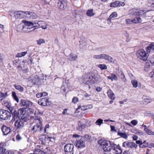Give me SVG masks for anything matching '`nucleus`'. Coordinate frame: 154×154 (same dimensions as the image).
Masks as SVG:
<instances>
[{
    "label": "nucleus",
    "mask_w": 154,
    "mask_h": 154,
    "mask_svg": "<svg viewBox=\"0 0 154 154\" xmlns=\"http://www.w3.org/2000/svg\"><path fill=\"white\" fill-rule=\"evenodd\" d=\"M1 129L4 135H7L10 133V128L5 126L3 125Z\"/></svg>",
    "instance_id": "nucleus-19"
},
{
    "label": "nucleus",
    "mask_w": 154,
    "mask_h": 154,
    "mask_svg": "<svg viewBox=\"0 0 154 154\" xmlns=\"http://www.w3.org/2000/svg\"><path fill=\"white\" fill-rule=\"evenodd\" d=\"M38 45H40L42 43H44L45 42V40L43 39L40 38L36 41Z\"/></svg>",
    "instance_id": "nucleus-41"
},
{
    "label": "nucleus",
    "mask_w": 154,
    "mask_h": 154,
    "mask_svg": "<svg viewBox=\"0 0 154 154\" xmlns=\"http://www.w3.org/2000/svg\"><path fill=\"white\" fill-rule=\"evenodd\" d=\"M51 0H42V1L43 3L45 4H48L50 1Z\"/></svg>",
    "instance_id": "nucleus-56"
},
{
    "label": "nucleus",
    "mask_w": 154,
    "mask_h": 154,
    "mask_svg": "<svg viewBox=\"0 0 154 154\" xmlns=\"http://www.w3.org/2000/svg\"><path fill=\"white\" fill-rule=\"evenodd\" d=\"M86 14L88 16L90 17L93 16L95 14V13L94 12V10L93 9L88 10L87 11Z\"/></svg>",
    "instance_id": "nucleus-25"
},
{
    "label": "nucleus",
    "mask_w": 154,
    "mask_h": 154,
    "mask_svg": "<svg viewBox=\"0 0 154 154\" xmlns=\"http://www.w3.org/2000/svg\"><path fill=\"white\" fill-rule=\"evenodd\" d=\"M26 11H19L14 13V16L16 18H26Z\"/></svg>",
    "instance_id": "nucleus-11"
},
{
    "label": "nucleus",
    "mask_w": 154,
    "mask_h": 154,
    "mask_svg": "<svg viewBox=\"0 0 154 154\" xmlns=\"http://www.w3.org/2000/svg\"><path fill=\"white\" fill-rule=\"evenodd\" d=\"M111 130L112 131H116V130L115 129V127L114 126H111Z\"/></svg>",
    "instance_id": "nucleus-63"
},
{
    "label": "nucleus",
    "mask_w": 154,
    "mask_h": 154,
    "mask_svg": "<svg viewBox=\"0 0 154 154\" xmlns=\"http://www.w3.org/2000/svg\"><path fill=\"white\" fill-rule=\"evenodd\" d=\"M31 130L34 131V133H36L38 131L42 132L43 129L42 124V122H40V123L36 124L35 125L33 126Z\"/></svg>",
    "instance_id": "nucleus-10"
},
{
    "label": "nucleus",
    "mask_w": 154,
    "mask_h": 154,
    "mask_svg": "<svg viewBox=\"0 0 154 154\" xmlns=\"http://www.w3.org/2000/svg\"><path fill=\"white\" fill-rule=\"evenodd\" d=\"M12 96L15 100L17 103L18 102L19 99L18 98L15 92H12Z\"/></svg>",
    "instance_id": "nucleus-38"
},
{
    "label": "nucleus",
    "mask_w": 154,
    "mask_h": 154,
    "mask_svg": "<svg viewBox=\"0 0 154 154\" xmlns=\"http://www.w3.org/2000/svg\"><path fill=\"white\" fill-rule=\"evenodd\" d=\"M148 5L149 6L154 7V0L151 1L150 4H148Z\"/></svg>",
    "instance_id": "nucleus-50"
},
{
    "label": "nucleus",
    "mask_w": 154,
    "mask_h": 154,
    "mask_svg": "<svg viewBox=\"0 0 154 154\" xmlns=\"http://www.w3.org/2000/svg\"><path fill=\"white\" fill-rule=\"evenodd\" d=\"M78 101V98L76 97H74L72 100V102L74 103H76Z\"/></svg>",
    "instance_id": "nucleus-49"
},
{
    "label": "nucleus",
    "mask_w": 154,
    "mask_h": 154,
    "mask_svg": "<svg viewBox=\"0 0 154 154\" xmlns=\"http://www.w3.org/2000/svg\"><path fill=\"white\" fill-rule=\"evenodd\" d=\"M77 58L76 55L71 54L69 55V59L71 61L75 60Z\"/></svg>",
    "instance_id": "nucleus-29"
},
{
    "label": "nucleus",
    "mask_w": 154,
    "mask_h": 154,
    "mask_svg": "<svg viewBox=\"0 0 154 154\" xmlns=\"http://www.w3.org/2000/svg\"><path fill=\"white\" fill-rule=\"evenodd\" d=\"M10 116V112L3 109H0V118L2 120H7Z\"/></svg>",
    "instance_id": "nucleus-8"
},
{
    "label": "nucleus",
    "mask_w": 154,
    "mask_h": 154,
    "mask_svg": "<svg viewBox=\"0 0 154 154\" xmlns=\"http://www.w3.org/2000/svg\"><path fill=\"white\" fill-rule=\"evenodd\" d=\"M111 147H112L111 150L113 152V151L118 150V149L120 148L119 145H117L113 143H111Z\"/></svg>",
    "instance_id": "nucleus-27"
},
{
    "label": "nucleus",
    "mask_w": 154,
    "mask_h": 154,
    "mask_svg": "<svg viewBox=\"0 0 154 154\" xmlns=\"http://www.w3.org/2000/svg\"><path fill=\"white\" fill-rule=\"evenodd\" d=\"M16 116L17 119L18 118H20L21 119H22V120H23L24 122H26L27 121L26 117L27 114L23 109L21 108L19 109L18 110Z\"/></svg>",
    "instance_id": "nucleus-6"
},
{
    "label": "nucleus",
    "mask_w": 154,
    "mask_h": 154,
    "mask_svg": "<svg viewBox=\"0 0 154 154\" xmlns=\"http://www.w3.org/2000/svg\"><path fill=\"white\" fill-rule=\"evenodd\" d=\"M152 101V100L150 98H143V103L144 104H147L149 103H150Z\"/></svg>",
    "instance_id": "nucleus-32"
},
{
    "label": "nucleus",
    "mask_w": 154,
    "mask_h": 154,
    "mask_svg": "<svg viewBox=\"0 0 154 154\" xmlns=\"http://www.w3.org/2000/svg\"><path fill=\"white\" fill-rule=\"evenodd\" d=\"M67 3L66 0H59L57 6L60 9L63 10L66 8Z\"/></svg>",
    "instance_id": "nucleus-14"
},
{
    "label": "nucleus",
    "mask_w": 154,
    "mask_h": 154,
    "mask_svg": "<svg viewBox=\"0 0 154 154\" xmlns=\"http://www.w3.org/2000/svg\"><path fill=\"white\" fill-rule=\"evenodd\" d=\"M131 83L133 85V87L134 88H136L137 86V82L136 80H134L131 81Z\"/></svg>",
    "instance_id": "nucleus-44"
},
{
    "label": "nucleus",
    "mask_w": 154,
    "mask_h": 154,
    "mask_svg": "<svg viewBox=\"0 0 154 154\" xmlns=\"http://www.w3.org/2000/svg\"><path fill=\"white\" fill-rule=\"evenodd\" d=\"M95 123L96 125L100 126L101 124L103 123V120L100 119H99L97 120Z\"/></svg>",
    "instance_id": "nucleus-42"
},
{
    "label": "nucleus",
    "mask_w": 154,
    "mask_h": 154,
    "mask_svg": "<svg viewBox=\"0 0 154 154\" xmlns=\"http://www.w3.org/2000/svg\"><path fill=\"white\" fill-rule=\"evenodd\" d=\"M150 76L151 78L154 77V71H153L150 73Z\"/></svg>",
    "instance_id": "nucleus-64"
},
{
    "label": "nucleus",
    "mask_w": 154,
    "mask_h": 154,
    "mask_svg": "<svg viewBox=\"0 0 154 154\" xmlns=\"http://www.w3.org/2000/svg\"><path fill=\"white\" fill-rule=\"evenodd\" d=\"M22 22L24 23L25 26H28L29 27H31V28L29 27L27 28V29L30 30L32 29L34 27H35V26H34V23L31 21H29L26 20H23L22 21Z\"/></svg>",
    "instance_id": "nucleus-16"
},
{
    "label": "nucleus",
    "mask_w": 154,
    "mask_h": 154,
    "mask_svg": "<svg viewBox=\"0 0 154 154\" xmlns=\"http://www.w3.org/2000/svg\"><path fill=\"white\" fill-rule=\"evenodd\" d=\"M107 78L109 79H110L112 81L115 80L117 81L118 80V79L116 75L112 73L111 75L108 76Z\"/></svg>",
    "instance_id": "nucleus-26"
},
{
    "label": "nucleus",
    "mask_w": 154,
    "mask_h": 154,
    "mask_svg": "<svg viewBox=\"0 0 154 154\" xmlns=\"http://www.w3.org/2000/svg\"><path fill=\"white\" fill-rule=\"evenodd\" d=\"M137 55L138 58L144 61L147 60L148 56V54L143 49L138 50L137 52Z\"/></svg>",
    "instance_id": "nucleus-5"
},
{
    "label": "nucleus",
    "mask_w": 154,
    "mask_h": 154,
    "mask_svg": "<svg viewBox=\"0 0 154 154\" xmlns=\"http://www.w3.org/2000/svg\"><path fill=\"white\" fill-rule=\"evenodd\" d=\"M27 53V51L21 52L20 53H18L16 56L17 57H21L25 56Z\"/></svg>",
    "instance_id": "nucleus-36"
},
{
    "label": "nucleus",
    "mask_w": 154,
    "mask_h": 154,
    "mask_svg": "<svg viewBox=\"0 0 154 154\" xmlns=\"http://www.w3.org/2000/svg\"><path fill=\"white\" fill-rule=\"evenodd\" d=\"M36 96L38 98H40L41 97H42V94L41 93H37L36 94Z\"/></svg>",
    "instance_id": "nucleus-59"
},
{
    "label": "nucleus",
    "mask_w": 154,
    "mask_h": 154,
    "mask_svg": "<svg viewBox=\"0 0 154 154\" xmlns=\"http://www.w3.org/2000/svg\"><path fill=\"white\" fill-rule=\"evenodd\" d=\"M79 154H90L88 152L85 150H84L83 151L81 152Z\"/></svg>",
    "instance_id": "nucleus-58"
},
{
    "label": "nucleus",
    "mask_w": 154,
    "mask_h": 154,
    "mask_svg": "<svg viewBox=\"0 0 154 154\" xmlns=\"http://www.w3.org/2000/svg\"><path fill=\"white\" fill-rule=\"evenodd\" d=\"M32 104V103L29 101L22 99L21 100L20 105L21 106L28 107H31Z\"/></svg>",
    "instance_id": "nucleus-15"
},
{
    "label": "nucleus",
    "mask_w": 154,
    "mask_h": 154,
    "mask_svg": "<svg viewBox=\"0 0 154 154\" xmlns=\"http://www.w3.org/2000/svg\"><path fill=\"white\" fill-rule=\"evenodd\" d=\"M131 123L134 125H136L137 124V121L135 120H134L131 121Z\"/></svg>",
    "instance_id": "nucleus-52"
},
{
    "label": "nucleus",
    "mask_w": 154,
    "mask_h": 154,
    "mask_svg": "<svg viewBox=\"0 0 154 154\" xmlns=\"http://www.w3.org/2000/svg\"><path fill=\"white\" fill-rule=\"evenodd\" d=\"M132 138L134 140H137L138 139V137L135 135H134Z\"/></svg>",
    "instance_id": "nucleus-61"
},
{
    "label": "nucleus",
    "mask_w": 154,
    "mask_h": 154,
    "mask_svg": "<svg viewBox=\"0 0 154 154\" xmlns=\"http://www.w3.org/2000/svg\"><path fill=\"white\" fill-rule=\"evenodd\" d=\"M78 124L80 130L83 129L84 128L85 126L84 124H81L80 122H79Z\"/></svg>",
    "instance_id": "nucleus-45"
},
{
    "label": "nucleus",
    "mask_w": 154,
    "mask_h": 154,
    "mask_svg": "<svg viewBox=\"0 0 154 154\" xmlns=\"http://www.w3.org/2000/svg\"><path fill=\"white\" fill-rule=\"evenodd\" d=\"M121 78L123 79V81L124 82H125L126 81V79L125 78V77L124 73L122 72V73L121 74Z\"/></svg>",
    "instance_id": "nucleus-48"
},
{
    "label": "nucleus",
    "mask_w": 154,
    "mask_h": 154,
    "mask_svg": "<svg viewBox=\"0 0 154 154\" xmlns=\"http://www.w3.org/2000/svg\"><path fill=\"white\" fill-rule=\"evenodd\" d=\"M150 62L151 63H152L153 64H154V54L151 59V60H150Z\"/></svg>",
    "instance_id": "nucleus-62"
},
{
    "label": "nucleus",
    "mask_w": 154,
    "mask_h": 154,
    "mask_svg": "<svg viewBox=\"0 0 154 154\" xmlns=\"http://www.w3.org/2000/svg\"><path fill=\"white\" fill-rule=\"evenodd\" d=\"M122 152V150L121 148H119L118 150L113 151V153L114 154H121Z\"/></svg>",
    "instance_id": "nucleus-39"
},
{
    "label": "nucleus",
    "mask_w": 154,
    "mask_h": 154,
    "mask_svg": "<svg viewBox=\"0 0 154 154\" xmlns=\"http://www.w3.org/2000/svg\"><path fill=\"white\" fill-rule=\"evenodd\" d=\"M117 13L115 12H113L110 15L108 19L115 18L117 17Z\"/></svg>",
    "instance_id": "nucleus-40"
},
{
    "label": "nucleus",
    "mask_w": 154,
    "mask_h": 154,
    "mask_svg": "<svg viewBox=\"0 0 154 154\" xmlns=\"http://www.w3.org/2000/svg\"><path fill=\"white\" fill-rule=\"evenodd\" d=\"M132 15L135 16H140V17H137L133 19H126V21L127 24H131L133 23H139L145 22L144 17H145V13L143 10L138 9H133L130 12Z\"/></svg>",
    "instance_id": "nucleus-1"
},
{
    "label": "nucleus",
    "mask_w": 154,
    "mask_h": 154,
    "mask_svg": "<svg viewBox=\"0 0 154 154\" xmlns=\"http://www.w3.org/2000/svg\"><path fill=\"white\" fill-rule=\"evenodd\" d=\"M102 54L98 55H94L93 57L96 59H101Z\"/></svg>",
    "instance_id": "nucleus-46"
},
{
    "label": "nucleus",
    "mask_w": 154,
    "mask_h": 154,
    "mask_svg": "<svg viewBox=\"0 0 154 154\" xmlns=\"http://www.w3.org/2000/svg\"><path fill=\"white\" fill-rule=\"evenodd\" d=\"M47 137L45 136L44 135H41L40 137L39 140L42 141V143L43 144H45L46 143V139L48 138H52V137H48V136Z\"/></svg>",
    "instance_id": "nucleus-22"
},
{
    "label": "nucleus",
    "mask_w": 154,
    "mask_h": 154,
    "mask_svg": "<svg viewBox=\"0 0 154 154\" xmlns=\"http://www.w3.org/2000/svg\"><path fill=\"white\" fill-rule=\"evenodd\" d=\"M26 17L29 18L30 19H34L37 17V15L34 13L26 11Z\"/></svg>",
    "instance_id": "nucleus-18"
},
{
    "label": "nucleus",
    "mask_w": 154,
    "mask_h": 154,
    "mask_svg": "<svg viewBox=\"0 0 154 154\" xmlns=\"http://www.w3.org/2000/svg\"><path fill=\"white\" fill-rule=\"evenodd\" d=\"M107 94L109 97H110L111 99L113 100L115 99V95L112 91L110 89H109L108 91Z\"/></svg>",
    "instance_id": "nucleus-24"
},
{
    "label": "nucleus",
    "mask_w": 154,
    "mask_h": 154,
    "mask_svg": "<svg viewBox=\"0 0 154 154\" xmlns=\"http://www.w3.org/2000/svg\"><path fill=\"white\" fill-rule=\"evenodd\" d=\"M16 139L17 140L19 141L21 139V137L19 134H17L16 137Z\"/></svg>",
    "instance_id": "nucleus-57"
},
{
    "label": "nucleus",
    "mask_w": 154,
    "mask_h": 154,
    "mask_svg": "<svg viewBox=\"0 0 154 154\" xmlns=\"http://www.w3.org/2000/svg\"><path fill=\"white\" fill-rule=\"evenodd\" d=\"M3 145L0 143V154H4L6 151L5 149L2 146Z\"/></svg>",
    "instance_id": "nucleus-35"
},
{
    "label": "nucleus",
    "mask_w": 154,
    "mask_h": 154,
    "mask_svg": "<svg viewBox=\"0 0 154 154\" xmlns=\"http://www.w3.org/2000/svg\"><path fill=\"white\" fill-rule=\"evenodd\" d=\"M38 103L40 105L46 106H50L51 103L49 100L48 98L45 97L39 99L38 101Z\"/></svg>",
    "instance_id": "nucleus-7"
},
{
    "label": "nucleus",
    "mask_w": 154,
    "mask_h": 154,
    "mask_svg": "<svg viewBox=\"0 0 154 154\" xmlns=\"http://www.w3.org/2000/svg\"><path fill=\"white\" fill-rule=\"evenodd\" d=\"M144 130L148 135L154 136V131H153L148 128H144Z\"/></svg>",
    "instance_id": "nucleus-28"
},
{
    "label": "nucleus",
    "mask_w": 154,
    "mask_h": 154,
    "mask_svg": "<svg viewBox=\"0 0 154 154\" xmlns=\"http://www.w3.org/2000/svg\"><path fill=\"white\" fill-rule=\"evenodd\" d=\"M107 58H106V60H107L109 62L111 63H114V60L113 58L111 56L108 55V57H107Z\"/></svg>",
    "instance_id": "nucleus-43"
},
{
    "label": "nucleus",
    "mask_w": 154,
    "mask_h": 154,
    "mask_svg": "<svg viewBox=\"0 0 154 154\" xmlns=\"http://www.w3.org/2000/svg\"><path fill=\"white\" fill-rule=\"evenodd\" d=\"M85 139L86 140H89L91 138L90 136L86 134L84 136Z\"/></svg>",
    "instance_id": "nucleus-53"
},
{
    "label": "nucleus",
    "mask_w": 154,
    "mask_h": 154,
    "mask_svg": "<svg viewBox=\"0 0 154 154\" xmlns=\"http://www.w3.org/2000/svg\"><path fill=\"white\" fill-rule=\"evenodd\" d=\"M8 95L7 92H6L5 94H4L0 91V100H2Z\"/></svg>",
    "instance_id": "nucleus-30"
},
{
    "label": "nucleus",
    "mask_w": 154,
    "mask_h": 154,
    "mask_svg": "<svg viewBox=\"0 0 154 154\" xmlns=\"http://www.w3.org/2000/svg\"><path fill=\"white\" fill-rule=\"evenodd\" d=\"M23 120L22 119H16L14 125L17 129H19L22 128L24 126Z\"/></svg>",
    "instance_id": "nucleus-12"
},
{
    "label": "nucleus",
    "mask_w": 154,
    "mask_h": 154,
    "mask_svg": "<svg viewBox=\"0 0 154 154\" xmlns=\"http://www.w3.org/2000/svg\"><path fill=\"white\" fill-rule=\"evenodd\" d=\"M122 146L125 148H131L132 149H136L137 147V145L134 143L128 141H126L122 143Z\"/></svg>",
    "instance_id": "nucleus-9"
},
{
    "label": "nucleus",
    "mask_w": 154,
    "mask_h": 154,
    "mask_svg": "<svg viewBox=\"0 0 154 154\" xmlns=\"http://www.w3.org/2000/svg\"><path fill=\"white\" fill-rule=\"evenodd\" d=\"M76 146L79 148H82L85 146V143L84 141L81 139L77 141Z\"/></svg>",
    "instance_id": "nucleus-21"
},
{
    "label": "nucleus",
    "mask_w": 154,
    "mask_h": 154,
    "mask_svg": "<svg viewBox=\"0 0 154 154\" xmlns=\"http://www.w3.org/2000/svg\"><path fill=\"white\" fill-rule=\"evenodd\" d=\"M118 134L121 137L124 138L126 139L128 138V136L125 133L119 132H118Z\"/></svg>",
    "instance_id": "nucleus-34"
},
{
    "label": "nucleus",
    "mask_w": 154,
    "mask_h": 154,
    "mask_svg": "<svg viewBox=\"0 0 154 154\" xmlns=\"http://www.w3.org/2000/svg\"><path fill=\"white\" fill-rule=\"evenodd\" d=\"M124 5L125 4L124 2L117 1L111 3L110 4V6L111 7H116L120 6H124Z\"/></svg>",
    "instance_id": "nucleus-17"
},
{
    "label": "nucleus",
    "mask_w": 154,
    "mask_h": 154,
    "mask_svg": "<svg viewBox=\"0 0 154 154\" xmlns=\"http://www.w3.org/2000/svg\"><path fill=\"white\" fill-rule=\"evenodd\" d=\"M19 62L20 60H15L13 61V65L16 66Z\"/></svg>",
    "instance_id": "nucleus-55"
},
{
    "label": "nucleus",
    "mask_w": 154,
    "mask_h": 154,
    "mask_svg": "<svg viewBox=\"0 0 154 154\" xmlns=\"http://www.w3.org/2000/svg\"><path fill=\"white\" fill-rule=\"evenodd\" d=\"M74 145L71 143L66 144L64 147V152L65 154H75L74 151Z\"/></svg>",
    "instance_id": "nucleus-4"
},
{
    "label": "nucleus",
    "mask_w": 154,
    "mask_h": 154,
    "mask_svg": "<svg viewBox=\"0 0 154 154\" xmlns=\"http://www.w3.org/2000/svg\"><path fill=\"white\" fill-rule=\"evenodd\" d=\"M146 50L149 53L154 52V43L151 44L146 48Z\"/></svg>",
    "instance_id": "nucleus-20"
},
{
    "label": "nucleus",
    "mask_w": 154,
    "mask_h": 154,
    "mask_svg": "<svg viewBox=\"0 0 154 154\" xmlns=\"http://www.w3.org/2000/svg\"><path fill=\"white\" fill-rule=\"evenodd\" d=\"M98 144L100 145L105 152H109L111 151L112 147L110 142L103 139L99 140L98 141Z\"/></svg>",
    "instance_id": "nucleus-3"
},
{
    "label": "nucleus",
    "mask_w": 154,
    "mask_h": 154,
    "mask_svg": "<svg viewBox=\"0 0 154 154\" xmlns=\"http://www.w3.org/2000/svg\"><path fill=\"white\" fill-rule=\"evenodd\" d=\"M39 27H42L43 29H45L47 28L46 24L44 21H39L37 23Z\"/></svg>",
    "instance_id": "nucleus-23"
},
{
    "label": "nucleus",
    "mask_w": 154,
    "mask_h": 154,
    "mask_svg": "<svg viewBox=\"0 0 154 154\" xmlns=\"http://www.w3.org/2000/svg\"><path fill=\"white\" fill-rule=\"evenodd\" d=\"M14 86L15 88L20 92H23L24 91V88L19 85H14Z\"/></svg>",
    "instance_id": "nucleus-31"
},
{
    "label": "nucleus",
    "mask_w": 154,
    "mask_h": 154,
    "mask_svg": "<svg viewBox=\"0 0 154 154\" xmlns=\"http://www.w3.org/2000/svg\"><path fill=\"white\" fill-rule=\"evenodd\" d=\"M33 154H44V152L41 150L39 149H35L34 152Z\"/></svg>",
    "instance_id": "nucleus-33"
},
{
    "label": "nucleus",
    "mask_w": 154,
    "mask_h": 154,
    "mask_svg": "<svg viewBox=\"0 0 154 154\" xmlns=\"http://www.w3.org/2000/svg\"><path fill=\"white\" fill-rule=\"evenodd\" d=\"M100 77L99 75H95L92 73L85 74L83 76V82L87 85H89L95 83H98L100 81Z\"/></svg>",
    "instance_id": "nucleus-2"
},
{
    "label": "nucleus",
    "mask_w": 154,
    "mask_h": 154,
    "mask_svg": "<svg viewBox=\"0 0 154 154\" xmlns=\"http://www.w3.org/2000/svg\"><path fill=\"white\" fill-rule=\"evenodd\" d=\"M4 102L5 106H6L8 109L10 110V105L8 104V102L5 101H4Z\"/></svg>",
    "instance_id": "nucleus-51"
},
{
    "label": "nucleus",
    "mask_w": 154,
    "mask_h": 154,
    "mask_svg": "<svg viewBox=\"0 0 154 154\" xmlns=\"http://www.w3.org/2000/svg\"><path fill=\"white\" fill-rule=\"evenodd\" d=\"M98 67L100 68L102 70L105 69H107L106 66L105 64H100L98 66Z\"/></svg>",
    "instance_id": "nucleus-37"
},
{
    "label": "nucleus",
    "mask_w": 154,
    "mask_h": 154,
    "mask_svg": "<svg viewBox=\"0 0 154 154\" xmlns=\"http://www.w3.org/2000/svg\"><path fill=\"white\" fill-rule=\"evenodd\" d=\"M17 111L13 107L10 106V114L12 115V119L10 121V123H13L15 120L17 119V116H16Z\"/></svg>",
    "instance_id": "nucleus-13"
},
{
    "label": "nucleus",
    "mask_w": 154,
    "mask_h": 154,
    "mask_svg": "<svg viewBox=\"0 0 154 154\" xmlns=\"http://www.w3.org/2000/svg\"><path fill=\"white\" fill-rule=\"evenodd\" d=\"M136 143L137 144H139L140 145V147L142 146V147H143L144 146L143 145V143H142V141H140V140H136Z\"/></svg>",
    "instance_id": "nucleus-47"
},
{
    "label": "nucleus",
    "mask_w": 154,
    "mask_h": 154,
    "mask_svg": "<svg viewBox=\"0 0 154 154\" xmlns=\"http://www.w3.org/2000/svg\"><path fill=\"white\" fill-rule=\"evenodd\" d=\"M49 128V125L48 124H47L46 125L45 128L44 129L45 133H46V132L47 128Z\"/></svg>",
    "instance_id": "nucleus-60"
},
{
    "label": "nucleus",
    "mask_w": 154,
    "mask_h": 154,
    "mask_svg": "<svg viewBox=\"0 0 154 154\" xmlns=\"http://www.w3.org/2000/svg\"><path fill=\"white\" fill-rule=\"evenodd\" d=\"M108 55L105 54H102L101 59H105L106 60V58H107Z\"/></svg>",
    "instance_id": "nucleus-54"
}]
</instances>
